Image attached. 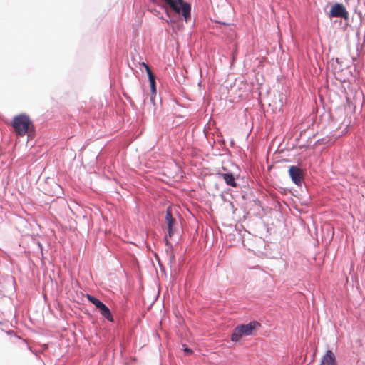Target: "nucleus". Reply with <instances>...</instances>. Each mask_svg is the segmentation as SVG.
<instances>
[{
    "label": "nucleus",
    "mask_w": 365,
    "mask_h": 365,
    "mask_svg": "<svg viewBox=\"0 0 365 365\" xmlns=\"http://www.w3.org/2000/svg\"><path fill=\"white\" fill-rule=\"evenodd\" d=\"M184 351L187 354H191L192 353V349L187 348V347H185L184 349Z\"/></svg>",
    "instance_id": "obj_13"
},
{
    "label": "nucleus",
    "mask_w": 365,
    "mask_h": 365,
    "mask_svg": "<svg viewBox=\"0 0 365 365\" xmlns=\"http://www.w3.org/2000/svg\"><path fill=\"white\" fill-rule=\"evenodd\" d=\"M321 365H336L335 355L331 350H328L323 356Z\"/></svg>",
    "instance_id": "obj_7"
},
{
    "label": "nucleus",
    "mask_w": 365,
    "mask_h": 365,
    "mask_svg": "<svg viewBox=\"0 0 365 365\" xmlns=\"http://www.w3.org/2000/svg\"><path fill=\"white\" fill-rule=\"evenodd\" d=\"M170 258H171V261H172V260H174V255H172V256L170 257Z\"/></svg>",
    "instance_id": "obj_17"
},
{
    "label": "nucleus",
    "mask_w": 365,
    "mask_h": 365,
    "mask_svg": "<svg viewBox=\"0 0 365 365\" xmlns=\"http://www.w3.org/2000/svg\"><path fill=\"white\" fill-rule=\"evenodd\" d=\"M145 71L147 72V74H148V76L149 78V81L150 83V88H151L152 93L153 95H155V93H156L155 77L149 66H146Z\"/></svg>",
    "instance_id": "obj_8"
},
{
    "label": "nucleus",
    "mask_w": 365,
    "mask_h": 365,
    "mask_svg": "<svg viewBox=\"0 0 365 365\" xmlns=\"http://www.w3.org/2000/svg\"><path fill=\"white\" fill-rule=\"evenodd\" d=\"M12 127L19 136H24L26 134L30 136L34 132L32 120L28 115L24 113L14 117Z\"/></svg>",
    "instance_id": "obj_2"
},
{
    "label": "nucleus",
    "mask_w": 365,
    "mask_h": 365,
    "mask_svg": "<svg viewBox=\"0 0 365 365\" xmlns=\"http://www.w3.org/2000/svg\"><path fill=\"white\" fill-rule=\"evenodd\" d=\"M145 71L147 72V74H148V76L149 78V81L150 83V88H151L152 93L153 95H155V93H156L155 77L149 66H146Z\"/></svg>",
    "instance_id": "obj_9"
},
{
    "label": "nucleus",
    "mask_w": 365,
    "mask_h": 365,
    "mask_svg": "<svg viewBox=\"0 0 365 365\" xmlns=\"http://www.w3.org/2000/svg\"><path fill=\"white\" fill-rule=\"evenodd\" d=\"M330 16L348 19L349 14L342 4H336L331 8Z\"/></svg>",
    "instance_id": "obj_4"
},
{
    "label": "nucleus",
    "mask_w": 365,
    "mask_h": 365,
    "mask_svg": "<svg viewBox=\"0 0 365 365\" xmlns=\"http://www.w3.org/2000/svg\"><path fill=\"white\" fill-rule=\"evenodd\" d=\"M142 65L145 67V68H146V66H149L145 63H143Z\"/></svg>",
    "instance_id": "obj_15"
},
{
    "label": "nucleus",
    "mask_w": 365,
    "mask_h": 365,
    "mask_svg": "<svg viewBox=\"0 0 365 365\" xmlns=\"http://www.w3.org/2000/svg\"><path fill=\"white\" fill-rule=\"evenodd\" d=\"M165 222L167 224L168 236L172 237L175 231V226L177 224V222L175 219L173 217L170 207L166 210Z\"/></svg>",
    "instance_id": "obj_6"
},
{
    "label": "nucleus",
    "mask_w": 365,
    "mask_h": 365,
    "mask_svg": "<svg viewBox=\"0 0 365 365\" xmlns=\"http://www.w3.org/2000/svg\"><path fill=\"white\" fill-rule=\"evenodd\" d=\"M98 309L100 310L101 312V314L106 318L107 319L108 321L110 322H113V316L110 313V309L104 304H103Z\"/></svg>",
    "instance_id": "obj_11"
},
{
    "label": "nucleus",
    "mask_w": 365,
    "mask_h": 365,
    "mask_svg": "<svg viewBox=\"0 0 365 365\" xmlns=\"http://www.w3.org/2000/svg\"><path fill=\"white\" fill-rule=\"evenodd\" d=\"M220 176L223 178L225 182L227 185L232 186L233 187H237V182H235V178L234 175L230 173H226L220 174Z\"/></svg>",
    "instance_id": "obj_10"
},
{
    "label": "nucleus",
    "mask_w": 365,
    "mask_h": 365,
    "mask_svg": "<svg viewBox=\"0 0 365 365\" xmlns=\"http://www.w3.org/2000/svg\"><path fill=\"white\" fill-rule=\"evenodd\" d=\"M48 195H55V194H54V193H51V192H48Z\"/></svg>",
    "instance_id": "obj_16"
},
{
    "label": "nucleus",
    "mask_w": 365,
    "mask_h": 365,
    "mask_svg": "<svg viewBox=\"0 0 365 365\" xmlns=\"http://www.w3.org/2000/svg\"><path fill=\"white\" fill-rule=\"evenodd\" d=\"M260 324L257 321H252L247 324L237 326L231 335L232 341H238L242 336L252 335L254 331L260 327Z\"/></svg>",
    "instance_id": "obj_3"
},
{
    "label": "nucleus",
    "mask_w": 365,
    "mask_h": 365,
    "mask_svg": "<svg viewBox=\"0 0 365 365\" xmlns=\"http://www.w3.org/2000/svg\"><path fill=\"white\" fill-rule=\"evenodd\" d=\"M86 297L88 300L93 304H94L98 309L103 304L99 299H96V297L90 294H87Z\"/></svg>",
    "instance_id": "obj_12"
},
{
    "label": "nucleus",
    "mask_w": 365,
    "mask_h": 365,
    "mask_svg": "<svg viewBox=\"0 0 365 365\" xmlns=\"http://www.w3.org/2000/svg\"><path fill=\"white\" fill-rule=\"evenodd\" d=\"M153 1L163 8H167V6H169L177 14L182 13V15L186 22L190 20V4L185 2L183 0H153Z\"/></svg>",
    "instance_id": "obj_1"
},
{
    "label": "nucleus",
    "mask_w": 365,
    "mask_h": 365,
    "mask_svg": "<svg viewBox=\"0 0 365 365\" xmlns=\"http://www.w3.org/2000/svg\"><path fill=\"white\" fill-rule=\"evenodd\" d=\"M53 185H54V187H55L56 188H57V189H58V190H60V189H61L60 186H59L58 184L54 183V184H53Z\"/></svg>",
    "instance_id": "obj_14"
},
{
    "label": "nucleus",
    "mask_w": 365,
    "mask_h": 365,
    "mask_svg": "<svg viewBox=\"0 0 365 365\" xmlns=\"http://www.w3.org/2000/svg\"><path fill=\"white\" fill-rule=\"evenodd\" d=\"M289 173L293 182L297 185H300L303 180L302 170L297 166H290L289 168Z\"/></svg>",
    "instance_id": "obj_5"
}]
</instances>
